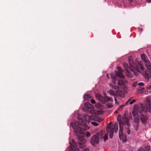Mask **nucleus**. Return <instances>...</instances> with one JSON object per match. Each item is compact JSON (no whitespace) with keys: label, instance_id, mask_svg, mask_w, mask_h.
<instances>
[{"label":"nucleus","instance_id":"1","mask_svg":"<svg viewBox=\"0 0 151 151\" xmlns=\"http://www.w3.org/2000/svg\"><path fill=\"white\" fill-rule=\"evenodd\" d=\"M78 122L76 121L74 122L71 124V125L78 137L79 142L77 145L78 144V146L80 148H83L87 142L86 140L84 137L85 134H84V131L86 129L85 128L86 127L87 125L82 118L78 117Z\"/></svg>","mask_w":151,"mask_h":151},{"label":"nucleus","instance_id":"2","mask_svg":"<svg viewBox=\"0 0 151 151\" xmlns=\"http://www.w3.org/2000/svg\"><path fill=\"white\" fill-rule=\"evenodd\" d=\"M129 61L130 67L128 66L127 63L124 64V66L126 71L129 69L136 76H138L139 73L143 75H147V72L145 70L141 61L139 59L136 58L135 63H134L132 60V57H130L129 59Z\"/></svg>","mask_w":151,"mask_h":151},{"label":"nucleus","instance_id":"3","mask_svg":"<svg viewBox=\"0 0 151 151\" xmlns=\"http://www.w3.org/2000/svg\"><path fill=\"white\" fill-rule=\"evenodd\" d=\"M107 77L109 78H111L112 79V82L114 85L110 84V86L113 89H117L118 88H121L124 83V82L122 79L118 80L115 76H113L111 74H107L106 75Z\"/></svg>","mask_w":151,"mask_h":151},{"label":"nucleus","instance_id":"4","mask_svg":"<svg viewBox=\"0 0 151 151\" xmlns=\"http://www.w3.org/2000/svg\"><path fill=\"white\" fill-rule=\"evenodd\" d=\"M108 133L104 134L103 132H97L96 134L92 137L91 139V142L92 145L94 146L99 143V139L104 138V141H105L108 139Z\"/></svg>","mask_w":151,"mask_h":151},{"label":"nucleus","instance_id":"5","mask_svg":"<svg viewBox=\"0 0 151 151\" xmlns=\"http://www.w3.org/2000/svg\"><path fill=\"white\" fill-rule=\"evenodd\" d=\"M118 128V124L116 123H114V127L112 125L111 122H110L107 125L106 130L108 133L109 132V137L111 138H112L113 137L114 132L116 133L117 132Z\"/></svg>","mask_w":151,"mask_h":151},{"label":"nucleus","instance_id":"6","mask_svg":"<svg viewBox=\"0 0 151 151\" xmlns=\"http://www.w3.org/2000/svg\"><path fill=\"white\" fill-rule=\"evenodd\" d=\"M120 117L121 115L119 114L118 116L117 120L119 121V122H122V124H121L122 128L123 129V127H122L123 125H127L128 127H130V124L129 123V119L128 117L126 116V115H124L123 116V117L122 118V120L119 121L118 119L120 118Z\"/></svg>","mask_w":151,"mask_h":151},{"label":"nucleus","instance_id":"7","mask_svg":"<svg viewBox=\"0 0 151 151\" xmlns=\"http://www.w3.org/2000/svg\"><path fill=\"white\" fill-rule=\"evenodd\" d=\"M122 122H119V137L120 139L122 140L123 142H126L127 141L126 137L123 134V129L121 128V124Z\"/></svg>","mask_w":151,"mask_h":151},{"label":"nucleus","instance_id":"8","mask_svg":"<svg viewBox=\"0 0 151 151\" xmlns=\"http://www.w3.org/2000/svg\"><path fill=\"white\" fill-rule=\"evenodd\" d=\"M72 142L73 145H71V147H68L65 151H79V149L76 147V143L73 140H72Z\"/></svg>","mask_w":151,"mask_h":151},{"label":"nucleus","instance_id":"9","mask_svg":"<svg viewBox=\"0 0 151 151\" xmlns=\"http://www.w3.org/2000/svg\"><path fill=\"white\" fill-rule=\"evenodd\" d=\"M139 116L133 117V125L134 128L136 130L139 127Z\"/></svg>","mask_w":151,"mask_h":151},{"label":"nucleus","instance_id":"10","mask_svg":"<svg viewBox=\"0 0 151 151\" xmlns=\"http://www.w3.org/2000/svg\"><path fill=\"white\" fill-rule=\"evenodd\" d=\"M83 117L86 120V123L88 124L90 122L91 120H96L95 117L93 115L90 116L85 114L84 115Z\"/></svg>","mask_w":151,"mask_h":151},{"label":"nucleus","instance_id":"11","mask_svg":"<svg viewBox=\"0 0 151 151\" xmlns=\"http://www.w3.org/2000/svg\"><path fill=\"white\" fill-rule=\"evenodd\" d=\"M143 105L142 104H141L140 107L141 109V111H143L144 110V109L145 108L149 110V112H150V109L151 108V102L150 101L148 100L147 101L146 104H145V106L144 107V109L143 108Z\"/></svg>","mask_w":151,"mask_h":151},{"label":"nucleus","instance_id":"12","mask_svg":"<svg viewBox=\"0 0 151 151\" xmlns=\"http://www.w3.org/2000/svg\"><path fill=\"white\" fill-rule=\"evenodd\" d=\"M117 69L118 70L117 72L116 71H115L116 75L120 78H124V76L122 73L121 68L120 67H118Z\"/></svg>","mask_w":151,"mask_h":151},{"label":"nucleus","instance_id":"13","mask_svg":"<svg viewBox=\"0 0 151 151\" xmlns=\"http://www.w3.org/2000/svg\"><path fill=\"white\" fill-rule=\"evenodd\" d=\"M95 96L96 99L98 100L103 104L105 103L104 97H103L99 93H96V94Z\"/></svg>","mask_w":151,"mask_h":151},{"label":"nucleus","instance_id":"14","mask_svg":"<svg viewBox=\"0 0 151 151\" xmlns=\"http://www.w3.org/2000/svg\"><path fill=\"white\" fill-rule=\"evenodd\" d=\"M141 122L144 124L146 123L147 121V116L143 114H142L140 117Z\"/></svg>","mask_w":151,"mask_h":151},{"label":"nucleus","instance_id":"15","mask_svg":"<svg viewBox=\"0 0 151 151\" xmlns=\"http://www.w3.org/2000/svg\"><path fill=\"white\" fill-rule=\"evenodd\" d=\"M116 94L121 97H124V92L121 90H117L116 92Z\"/></svg>","mask_w":151,"mask_h":151},{"label":"nucleus","instance_id":"16","mask_svg":"<svg viewBox=\"0 0 151 151\" xmlns=\"http://www.w3.org/2000/svg\"><path fill=\"white\" fill-rule=\"evenodd\" d=\"M104 100L105 101V103L106 102H108L110 101H113V100L112 98L108 97L106 95V94H104Z\"/></svg>","mask_w":151,"mask_h":151},{"label":"nucleus","instance_id":"17","mask_svg":"<svg viewBox=\"0 0 151 151\" xmlns=\"http://www.w3.org/2000/svg\"><path fill=\"white\" fill-rule=\"evenodd\" d=\"M145 65L147 68L149 70L151 73V64L149 60L146 61L145 62Z\"/></svg>","mask_w":151,"mask_h":151},{"label":"nucleus","instance_id":"18","mask_svg":"<svg viewBox=\"0 0 151 151\" xmlns=\"http://www.w3.org/2000/svg\"><path fill=\"white\" fill-rule=\"evenodd\" d=\"M141 58L142 60L145 62H146V61L148 60L147 59V56L145 54H142L141 55Z\"/></svg>","mask_w":151,"mask_h":151},{"label":"nucleus","instance_id":"19","mask_svg":"<svg viewBox=\"0 0 151 151\" xmlns=\"http://www.w3.org/2000/svg\"><path fill=\"white\" fill-rule=\"evenodd\" d=\"M85 106L88 108L93 109V106L89 103H86L84 104Z\"/></svg>","mask_w":151,"mask_h":151},{"label":"nucleus","instance_id":"20","mask_svg":"<svg viewBox=\"0 0 151 151\" xmlns=\"http://www.w3.org/2000/svg\"><path fill=\"white\" fill-rule=\"evenodd\" d=\"M125 74L126 75L129 77L132 78V77L133 75L129 72L128 70L126 71Z\"/></svg>","mask_w":151,"mask_h":151},{"label":"nucleus","instance_id":"21","mask_svg":"<svg viewBox=\"0 0 151 151\" xmlns=\"http://www.w3.org/2000/svg\"><path fill=\"white\" fill-rule=\"evenodd\" d=\"M107 92L111 95L114 96L115 95V93L112 90H110L109 91H108Z\"/></svg>","mask_w":151,"mask_h":151},{"label":"nucleus","instance_id":"22","mask_svg":"<svg viewBox=\"0 0 151 151\" xmlns=\"http://www.w3.org/2000/svg\"><path fill=\"white\" fill-rule=\"evenodd\" d=\"M132 114L133 116L134 117H137L138 116H139V115L137 113L136 111H134L132 112Z\"/></svg>","mask_w":151,"mask_h":151},{"label":"nucleus","instance_id":"23","mask_svg":"<svg viewBox=\"0 0 151 151\" xmlns=\"http://www.w3.org/2000/svg\"><path fill=\"white\" fill-rule=\"evenodd\" d=\"M90 96L88 94H85L83 96V98L84 100H87L88 99L90 98Z\"/></svg>","mask_w":151,"mask_h":151},{"label":"nucleus","instance_id":"24","mask_svg":"<svg viewBox=\"0 0 151 151\" xmlns=\"http://www.w3.org/2000/svg\"><path fill=\"white\" fill-rule=\"evenodd\" d=\"M126 132L128 134H130V132L129 129L127 127L126 128Z\"/></svg>","mask_w":151,"mask_h":151},{"label":"nucleus","instance_id":"25","mask_svg":"<svg viewBox=\"0 0 151 151\" xmlns=\"http://www.w3.org/2000/svg\"><path fill=\"white\" fill-rule=\"evenodd\" d=\"M101 104L99 103H98L96 104L95 106L97 108L99 109L101 106Z\"/></svg>","mask_w":151,"mask_h":151},{"label":"nucleus","instance_id":"26","mask_svg":"<svg viewBox=\"0 0 151 151\" xmlns=\"http://www.w3.org/2000/svg\"><path fill=\"white\" fill-rule=\"evenodd\" d=\"M145 148L147 149L146 150L147 151H151V149H150V147L149 146H146Z\"/></svg>","mask_w":151,"mask_h":151},{"label":"nucleus","instance_id":"27","mask_svg":"<svg viewBox=\"0 0 151 151\" xmlns=\"http://www.w3.org/2000/svg\"><path fill=\"white\" fill-rule=\"evenodd\" d=\"M85 135H86L87 137H89L91 136V134L89 132H86V133Z\"/></svg>","mask_w":151,"mask_h":151},{"label":"nucleus","instance_id":"28","mask_svg":"<svg viewBox=\"0 0 151 151\" xmlns=\"http://www.w3.org/2000/svg\"><path fill=\"white\" fill-rule=\"evenodd\" d=\"M91 123L92 125H93L94 126H97L98 125V124L97 123L95 122H91Z\"/></svg>","mask_w":151,"mask_h":151},{"label":"nucleus","instance_id":"29","mask_svg":"<svg viewBox=\"0 0 151 151\" xmlns=\"http://www.w3.org/2000/svg\"><path fill=\"white\" fill-rule=\"evenodd\" d=\"M107 107L108 108H111L112 107L113 105L112 104H108L107 105Z\"/></svg>","mask_w":151,"mask_h":151},{"label":"nucleus","instance_id":"30","mask_svg":"<svg viewBox=\"0 0 151 151\" xmlns=\"http://www.w3.org/2000/svg\"><path fill=\"white\" fill-rule=\"evenodd\" d=\"M135 101H136V100H134V99L132 101L129 102V104L130 105L132 104H133L135 102Z\"/></svg>","mask_w":151,"mask_h":151},{"label":"nucleus","instance_id":"31","mask_svg":"<svg viewBox=\"0 0 151 151\" xmlns=\"http://www.w3.org/2000/svg\"><path fill=\"white\" fill-rule=\"evenodd\" d=\"M114 101H115V103L116 104H119V103L117 101V99H116V98L114 97Z\"/></svg>","mask_w":151,"mask_h":151},{"label":"nucleus","instance_id":"32","mask_svg":"<svg viewBox=\"0 0 151 151\" xmlns=\"http://www.w3.org/2000/svg\"><path fill=\"white\" fill-rule=\"evenodd\" d=\"M95 119H96V120H96L98 122H100L101 121V119H99V118H97L96 117H95Z\"/></svg>","mask_w":151,"mask_h":151},{"label":"nucleus","instance_id":"33","mask_svg":"<svg viewBox=\"0 0 151 151\" xmlns=\"http://www.w3.org/2000/svg\"><path fill=\"white\" fill-rule=\"evenodd\" d=\"M125 107V105H121V106H119V107L118 108V109H122V108L124 107Z\"/></svg>","mask_w":151,"mask_h":151},{"label":"nucleus","instance_id":"34","mask_svg":"<svg viewBox=\"0 0 151 151\" xmlns=\"http://www.w3.org/2000/svg\"><path fill=\"white\" fill-rule=\"evenodd\" d=\"M91 101L92 104H95V101L93 99H91Z\"/></svg>","mask_w":151,"mask_h":151},{"label":"nucleus","instance_id":"35","mask_svg":"<svg viewBox=\"0 0 151 151\" xmlns=\"http://www.w3.org/2000/svg\"><path fill=\"white\" fill-rule=\"evenodd\" d=\"M138 84L140 86H143L144 85V84L142 82H140Z\"/></svg>","mask_w":151,"mask_h":151},{"label":"nucleus","instance_id":"36","mask_svg":"<svg viewBox=\"0 0 151 151\" xmlns=\"http://www.w3.org/2000/svg\"><path fill=\"white\" fill-rule=\"evenodd\" d=\"M94 111L93 110H91L90 111V113L91 114H92L93 113V112H94Z\"/></svg>","mask_w":151,"mask_h":151},{"label":"nucleus","instance_id":"37","mask_svg":"<svg viewBox=\"0 0 151 151\" xmlns=\"http://www.w3.org/2000/svg\"><path fill=\"white\" fill-rule=\"evenodd\" d=\"M138 151H143V150L142 148H140Z\"/></svg>","mask_w":151,"mask_h":151},{"label":"nucleus","instance_id":"38","mask_svg":"<svg viewBox=\"0 0 151 151\" xmlns=\"http://www.w3.org/2000/svg\"><path fill=\"white\" fill-rule=\"evenodd\" d=\"M148 88H148V91H149V90H150V88H151V85L149 86V87H148Z\"/></svg>","mask_w":151,"mask_h":151},{"label":"nucleus","instance_id":"39","mask_svg":"<svg viewBox=\"0 0 151 151\" xmlns=\"http://www.w3.org/2000/svg\"><path fill=\"white\" fill-rule=\"evenodd\" d=\"M81 151H88V149L87 150H82Z\"/></svg>","mask_w":151,"mask_h":151},{"label":"nucleus","instance_id":"40","mask_svg":"<svg viewBox=\"0 0 151 151\" xmlns=\"http://www.w3.org/2000/svg\"><path fill=\"white\" fill-rule=\"evenodd\" d=\"M131 98H130L129 100L127 101V103L129 102V101H130L131 100Z\"/></svg>","mask_w":151,"mask_h":151},{"label":"nucleus","instance_id":"41","mask_svg":"<svg viewBox=\"0 0 151 151\" xmlns=\"http://www.w3.org/2000/svg\"><path fill=\"white\" fill-rule=\"evenodd\" d=\"M146 1H147L148 2H150V0H146Z\"/></svg>","mask_w":151,"mask_h":151}]
</instances>
